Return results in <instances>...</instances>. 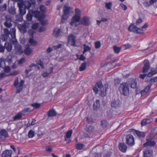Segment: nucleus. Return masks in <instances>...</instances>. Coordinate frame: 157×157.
<instances>
[{
  "label": "nucleus",
  "mask_w": 157,
  "mask_h": 157,
  "mask_svg": "<svg viewBox=\"0 0 157 157\" xmlns=\"http://www.w3.org/2000/svg\"><path fill=\"white\" fill-rule=\"evenodd\" d=\"M79 24L85 26H89L90 24L89 17L88 16L83 17L79 22Z\"/></svg>",
  "instance_id": "nucleus-10"
},
{
  "label": "nucleus",
  "mask_w": 157,
  "mask_h": 157,
  "mask_svg": "<svg viewBox=\"0 0 157 157\" xmlns=\"http://www.w3.org/2000/svg\"><path fill=\"white\" fill-rule=\"evenodd\" d=\"M6 21L4 23V25L7 28H10L11 27L12 24L11 23V19L10 18L6 17Z\"/></svg>",
  "instance_id": "nucleus-25"
},
{
  "label": "nucleus",
  "mask_w": 157,
  "mask_h": 157,
  "mask_svg": "<svg viewBox=\"0 0 157 157\" xmlns=\"http://www.w3.org/2000/svg\"><path fill=\"white\" fill-rule=\"evenodd\" d=\"M81 19L80 16H76L75 15L71 19V22H70V25H73L74 23L80 22Z\"/></svg>",
  "instance_id": "nucleus-20"
},
{
  "label": "nucleus",
  "mask_w": 157,
  "mask_h": 157,
  "mask_svg": "<svg viewBox=\"0 0 157 157\" xmlns=\"http://www.w3.org/2000/svg\"><path fill=\"white\" fill-rule=\"evenodd\" d=\"M40 9L41 11L40 13L41 14L43 13L44 15H45L46 11V8L43 5H41L40 6Z\"/></svg>",
  "instance_id": "nucleus-40"
},
{
  "label": "nucleus",
  "mask_w": 157,
  "mask_h": 157,
  "mask_svg": "<svg viewBox=\"0 0 157 157\" xmlns=\"http://www.w3.org/2000/svg\"><path fill=\"white\" fill-rule=\"evenodd\" d=\"M18 74V71H14L13 72H11L8 75L6 74L4 72L1 73L0 74V80H2L5 77H9L12 75L16 76Z\"/></svg>",
  "instance_id": "nucleus-12"
},
{
  "label": "nucleus",
  "mask_w": 157,
  "mask_h": 157,
  "mask_svg": "<svg viewBox=\"0 0 157 157\" xmlns=\"http://www.w3.org/2000/svg\"><path fill=\"white\" fill-rule=\"evenodd\" d=\"M0 67L2 69H11L9 66H6L5 61L1 59H0Z\"/></svg>",
  "instance_id": "nucleus-30"
},
{
  "label": "nucleus",
  "mask_w": 157,
  "mask_h": 157,
  "mask_svg": "<svg viewBox=\"0 0 157 157\" xmlns=\"http://www.w3.org/2000/svg\"><path fill=\"white\" fill-rule=\"evenodd\" d=\"M128 132H132L133 134L135 136H137L139 139L144 138L145 136V133L144 132H140L134 129H129L128 130Z\"/></svg>",
  "instance_id": "nucleus-5"
},
{
  "label": "nucleus",
  "mask_w": 157,
  "mask_h": 157,
  "mask_svg": "<svg viewBox=\"0 0 157 157\" xmlns=\"http://www.w3.org/2000/svg\"><path fill=\"white\" fill-rule=\"evenodd\" d=\"M24 83V80H21L20 81L18 86L17 87L16 93H19L21 91L23 88Z\"/></svg>",
  "instance_id": "nucleus-24"
},
{
  "label": "nucleus",
  "mask_w": 157,
  "mask_h": 157,
  "mask_svg": "<svg viewBox=\"0 0 157 157\" xmlns=\"http://www.w3.org/2000/svg\"><path fill=\"white\" fill-rule=\"evenodd\" d=\"M76 148L77 149L81 150L83 147V144H78L76 145Z\"/></svg>",
  "instance_id": "nucleus-52"
},
{
  "label": "nucleus",
  "mask_w": 157,
  "mask_h": 157,
  "mask_svg": "<svg viewBox=\"0 0 157 157\" xmlns=\"http://www.w3.org/2000/svg\"><path fill=\"white\" fill-rule=\"evenodd\" d=\"M18 7L19 8H24V6H25V4L23 1H21L17 3Z\"/></svg>",
  "instance_id": "nucleus-47"
},
{
  "label": "nucleus",
  "mask_w": 157,
  "mask_h": 157,
  "mask_svg": "<svg viewBox=\"0 0 157 157\" xmlns=\"http://www.w3.org/2000/svg\"><path fill=\"white\" fill-rule=\"evenodd\" d=\"M84 54H82L80 55V57L79 58V59L81 60H83L84 61L86 59L85 57L83 55Z\"/></svg>",
  "instance_id": "nucleus-63"
},
{
  "label": "nucleus",
  "mask_w": 157,
  "mask_h": 157,
  "mask_svg": "<svg viewBox=\"0 0 157 157\" xmlns=\"http://www.w3.org/2000/svg\"><path fill=\"white\" fill-rule=\"evenodd\" d=\"M121 49V47H118L116 46H114L113 47V49L115 53L118 54L120 52Z\"/></svg>",
  "instance_id": "nucleus-41"
},
{
  "label": "nucleus",
  "mask_w": 157,
  "mask_h": 157,
  "mask_svg": "<svg viewBox=\"0 0 157 157\" xmlns=\"http://www.w3.org/2000/svg\"><path fill=\"white\" fill-rule=\"evenodd\" d=\"M38 24L37 23H36L33 24L32 26V28L33 29H37L38 27Z\"/></svg>",
  "instance_id": "nucleus-53"
},
{
  "label": "nucleus",
  "mask_w": 157,
  "mask_h": 157,
  "mask_svg": "<svg viewBox=\"0 0 157 157\" xmlns=\"http://www.w3.org/2000/svg\"><path fill=\"white\" fill-rule=\"evenodd\" d=\"M128 29L130 32H132L135 33L142 34L144 33V30L137 27L135 25L131 23L129 25Z\"/></svg>",
  "instance_id": "nucleus-4"
},
{
  "label": "nucleus",
  "mask_w": 157,
  "mask_h": 157,
  "mask_svg": "<svg viewBox=\"0 0 157 157\" xmlns=\"http://www.w3.org/2000/svg\"><path fill=\"white\" fill-rule=\"evenodd\" d=\"M118 147L120 150L123 152H125L127 149L126 145L122 143H120L119 144Z\"/></svg>",
  "instance_id": "nucleus-22"
},
{
  "label": "nucleus",
  "mask_w": 157,
  "mask_h": 157,
  "mask_svg": "<svg viewBox=\"0 0 157 157\" xmlns=\"http://www.w3.org/2000/svg\"><path fill=\"white\" fill-rule=\"evenodd\" d=\"M36 4V2L34 0H30L29 1H27L25 2V9H29L32 6L35 7Z\"/></svg>",
  "instance_id": "nucleus-13"
},
{
  "label": "nucleus",
  "mask_w": 157,
  "mask_h": 157,
  "mask_svg": "<svg viewBox=\"0 0 157 157\" xmlns=\"http://www.w3.org/2000/svg\"><path fill=\"white\" fill-rule=\"evenodd\" d=\"M17 43V42L16 41V43L15 46V48L18 52H21L22 50V47L20 45Z\"/></svg>",
  "instance_id": "nucleus-43"
},
{
  "label": "nucleus",
  "mask_w": 157,
  "mask_h": 157,
  "mask_svg": "<svg viewBox=\"0 0 157 157\" xmlns=\"http://www.w3.org/2000/svg\"><path fill=\"white\" fill-rule=\"evenodd\" d=\"M36 64L33 63H32L30 65V67L32 68L34 67H37L38 69H40V67L39 66L37 67L38 65H39L40 66L42 69L44 68V63L40 59L38 60H36Z\"/></svg>",
  "instance_id": "nucleus-11"
},
{
  "label": "nucleus",
  "mask_w": 157,
  "mask_h": 157,
  "mask_svg": "<svg viewBox=\"0 0 157 157\" xmlns=\"http://www.w3.org/2000/svg\"><path fill=\"white\" fill-rule=\"evenodd\" d=\"M155 144L156 143L154 141L147 139L146 142L144 144V145L145 147L149 146L150 147H153L155 146Z\"/></svg>",
  "instance_id": "nucleus-21"
},
{
  "label": "nucleus",
  "mask_w": 157,
  "mask_h": 157,
  "mask_svg": "<svg viewBox=\"0 0 157 157\" xmlns=\"http://www.w3.org/2000/svg\"><path fill=\"white\" fill-rule=\"evenodd\" d=\"M100 106V101L99 100H97L96 102L94 104L93 108L95 110H97Z\"/></svg>",
  "instance_id": "nucleus-35"
},
{
  "label": "nucleus",
  "mask_w": 157,
  "mask_h": 157,
  "mask_svg": "<svg viewBox=\"0 0 157 157\" xmlns=\"http://www.w3.org/2000/svg\"><path fill=\"white\" fill-rule=\"evenodd\" d=\"M153 4V3H151L150 2V1L149 2H144V5L146 6V7H148L151 4Z\"/></svg>",
  "instance_id": "nucleus-61"
},
{
  "label": "nucleus",
  "mask_w": 157,
  "mask_h": 157,
  "mask_svg": "<svg viewBox=\"0 0 157 157\" xmlns=\"http://www.w3.org/2000/svg\"><path fill=\"white\" fill-rule=\"evenodd\" d=\"M5 47L6 50L9 52H10L12 49V44L8 42H6L5 44Z\"/></svg>",
  "instance_id": "nucleus-33"
},
{
  "label": "nucleus",
  "mask_w": 157,
  "mask_h": 157,
  "mask_svg": "<svg viewBox=\"0 0 157 157\" xmlns=\"http://www.w3.org/2000/svg\"><path fill=\"white\" fill-rule=\"evenodd\" d=\"M86 64L84 62L82 63L79 69H86Z\"/></svg>",
  "instance_id": "nucleus-57"
},
{
  "label": "nucleus",
  "mask_w": 157,
  "mask_h": 157,
  "mask_svg": "<svg viewBox=\"0 0 157 157\" xmlns=\"http://www.w3.org/2000/svg\"><path fill=\"white\" fill-rule=\"evenodd\" d=\"M25 62V59L24 58H22L18 61V63L19 64H22Z\"/></svg>",
  "instance_id": "nucleus-54"
},
{
  "label": "nucleus",
  "mask_w": 157,
  "mask_h": 157,
  "mask_svg": "<svg viewBox=\"0 0 157 157\" xmlns=\"http://www.w3.org/2000/svg\"><path fill=\"white\" fill-rule=\"evenodd\" d=\"M8 37L9 36L4 34L1 36V39L4 41H6L7 40Z\"/></svg>",
  "instance_id": "nucleus-51"
},
{
  "label": "nucleus",
  "mask_w": 157,
  "mask_h": 157,
  "mask_svg": "<svg viewBox=\"0 0 157 157\" xmlns=\"http://www.w3.org/2000/svg\"><path fill=\"white\" fill-rule=\"evenodd\" d=\"M4 34L9 36L10 34L13 38H14L16 37V29L15 28H11L10 31H9L8 29L5 28L4 29Z\"/></svg>",
  "instance_id": "nucleus-7"
},
{
  "label": "nucleus",
  "mask_w": 157,
  "mask_h": 157,
  "mask_svg": "<svg viewBox=\"0 0 157 157\" xmlns=\"http://www.w3.org/2000/svg\"><path fill=\"white\" fill-rule=\"evenodd\" d=\"M85 130L88 133H91L94 130V128L90 125H87L86 126Z\"/></svg>",
  "instance_id": "nucleus-31"
},
{
  "label": "nucleus",
  "mask_w": 157,
  "mask_h": 157,
  "mask_svg": "<svg viewBox=\"0 0 157 157\" xmlns=\"http://www.w3.org/2000/svg\"><path fill=\"white\" fill-rule=\"evenodd\" d=\"M56 113L54 110L51 109L49 110L48 112V117H52L56 116Z\"/></svg>",
  "instance_id": "nucleus-32"
},
{
  "label": "nucleus",
  "mask_w": 157,
  "mask_h": 157,
  "mask_svg": "<svg viewBox=\"0 0 157 157\" xmlns=\"http://www.w3.org/2000/svg\"><path fill=\"white\" fill-rule=\"evenodd\" d=\"M12 151L11 150H6L4 151L2 154V157H11Z\"/></svg>",
  "instance_id": "nucleus-23"
},
{
  "label": "nucleus",
  "mask_w": 157,
  "mask_h": 157,
  "mask_svg": "<svg viewBox=\"0 0 157 157\" xmlns=\"http://www.w3.org/2000/svg\"><path fill=\"white\" fill-rule=\"evenodd\" d=\"M72 8L67 6L66 5L64 6L63 9V15L62 17V19H63L64 16L67 15L69 13L70 11L72 9Z\"/></svg>",
  "instance_id": "nucleus-19"
},
{
  "label": "nucleus",
  "mask_w": 157,
  "mask_h": 157,
  "mask_svg": "<svg viewBox=\"0 0 157 157\" xmlns=\"http://www.w3.org/2000/svg\"><path fill=\"white\" fill-rule=\"evenodd\" d=\"M19 14H20L23 16L26 13V9L25 8H21L19 9Z\"/></svg>",
  "instance_id": "nucleus-42"
},
{
  "label": "nucleus",
  "mask_w": 157,
  "mask_h": 157,
  "mask_svg": "<svg viewBox=\"0 0 157 157\" xmlns=\"http://www.w3.org/2000/svg\"><path fill=\"white\" fill-rule=\"evenodd\" d=\"M126 143L129 146H132L135 144L134 138L131 134L127 135L126 136Z\"/></svg>",
  "instance_id": "nucleus-6"
},
{
  "label": "nucleus",
  "mask_w": 157,
  "mask_h": 157,
  "mask_svg": "<svg viewBox=\"0 0 157 157\" xmlns=\"http://www.w3.org/2000/svg\"><path fill=\"white\" fill-rule=\"evenodd\" d=\"M112 6V3L111 2H106L105 4V7L108 10H110Z\"/></svg>",
  "instance_id": "nucleus-46"
},
{
  "label": "nucleus",
  "mask_w": 157,
  "mask_h": 157,
  "mask_svg": "<svg viewBox=\"0 0 157 157\" xmlns=\"http://www.w3.org/2000/svg\"><path fill=\"white\" fill-rule=\"evenodd\" d=\"M119 90L120 93L124 95L127 96L129 94V87L128 84L126 82H124L120 84Z\"/></svg>",
  "instance_id": "nucleus-3"
},
{
  "label": "nucleus",
  "mask_w": 157,
  "mask_h": 157,
  "mask_svg": "<svg viewBox=\"0 0 157 157\" xmlns=\"http://www.w3.org/2000/svg\"><path fill=\"white\" fill-rule=\"evenodd\" d=\"M126 83L128 84V86H130L132 89L136 88L137 83L136 80L133 78H131L128 80Z\"/></svg>",
  "instance_id": "nucleus-8"
},
{
  "label": "nucleus",
  "mask_w": 157,
  "mask_h": 157,
  "mask_svg": "<svg viewBox=\"0 0 157 157\" xmlns=\"http://www.w3.org/2000/svg\"><path fill=\"white\" fill-rule=\"evenodd\" d=\"M33 33H32L31 35L32 36V38L30 39L29 40V42L30 44L33 45H36L37 44V42L34 40L33 39Z\"/></svg>",
  "instance_id": "nucleus-38"
},
{
  "label": "nucleus",
  "mask_w": 157,
  "mask_h": 157,
  "mask_svg": "<svg viewBox=\"0 0 157 157\" xmlns=\"http://www.w3.org/2000/svg\"><path fill=\"white\" fill-rule=\"evenodd\" d=\"M22 113H19L16 114L13 117V120H17L20 119L22 117Z\"/></svg>",
  "instance_id": "nucleus-37"
},
{
  "label": "nucleus",
  "mask_w": 157,
  "mask_h": 157,
  "mask_svg": "<svg viewBox=\"0 0 157 157\" xmlns=\"http://www.w3.org/2000/svg\"><path fill=\"white\" fill-rule=\"evenodd\" d=\"M31 105L34 107L35 108L37 109L39 108L41 105L40 104L38 103H35L33 104H32Z\"/></svg>",
  "instance_id": "nucleus-48"
},
{
  "label": "nucleus",
  "mask_w": 157,
  "mask_h": 157,
  "mask_svg": "<svg viewBox=\"0 0 157 157\" xmlns=\"http://www.w3.org/2000/svg\"><path fill=\"white\" fill-rule=\"evenodd\" d=\"M8 133L5 130H0V140L3 141L5 140L8 137Z\"/></svg>",
  "instance_id": "nucleus-14"
},
{
  "label": "nucleus",
  "mask_w": 157,
  "mask_h": 157,
  "mask_svg": "<svg viewBox=\"0 0 157 157\" xmlns=\"http://www.w3.org/2000/svg\"><path fill=\"white\" fill-rule=\"evenodd\" d=\"M150 88V86L149 85L146 86L143 90L140 92L141 96H143L147 93L149 91Z\"/></svg>",
  "instance_id": "nucleus-29"
},
{
  "label": "nucleus",
  "mask_w": 157,
  "mask_h": 157,
  "mask_svg": "<svg viewBox=\"0 0 157 157\" xmlns=\"http://www.w3.org/2000/svg\"><path fill=\"white\" fill-rule=\"evenodd\" d=\"M40 14V11L38 10L34 11L33 10L30 9L26 16V19L28 21H31L33 19V17L37 18L39 17V15Z\"/></svg>",
  "instance_id": "nucleus-2"
},
{
  "label": "nucleus",
  "mask_w": 157,
  "mask_h": 157,
  "mask_svg": "<svg viewBox=\"0 0 157 157\" xmlns=\"http://www.w3.org/2000/svg\"><path fill=\"white\" fill-rule=\"evenodd\" d=\"M120 5L121 6L122 9L124 10H126L127 9V6L125 4L121 3L120 4Z\"/></svg>",
  "instance_id": "nucleus-58"
},
{
  "label": "nucleus",
  "mask_w": 157,
  "mask_h": 157,
  "mask_svg": "<svg viewBox=\"0 0 157 157\" xmlns=\"http://www.w3.org/2000/svg\"><path fill=\"white\" fill-rule=\"evenodd\" d=\"M35 135L34 132L32 130L29 131L28 133V136L30 138L33 137Z\"/></svg>",
  "instance_id": "nucleus-49"
},
{
  "label": "nucleus",
  "mask_w": 157,
  "mask_h": 157,
  "mask_svg": "<svg viewBox=\"0 0 157 157\" xmlns=\"http://www.w3.org/2000/svg\"><path fill=\"white\" fill-rule=\"evenodd\" d=\"M75 37V36L72 34L70 35L68 37V42L69 43L73 46H76Z\"/></svg>",
  "instance_id": "nucleus-15"
},
{
  "label": "nucleus",
  "mask_w": 157,
  "mask_h": 157,
  "mask_svg": "<svg viewBox=\"0 0 157 157\" xmlns=\"http://www.w3.org/2000/svg\"><path fill=\"white\" fill-rule=\"evenodd\" d=\"M33 51V49L30 48L29 45H28V46L24 50L25 53L28 56L30 55Z\"/></svg>",
  "instance_id": "nucleus-26"
},
{
  "label": "nucleus",
  "mask_w": 157,
  "mask_h": 157,
  "mask_svg": "<svg viewBox=\"0 0 157 157\" xmlns=\"http://www.w3.org/2000/svg\"><path fill=\"white\" fill-rule=\"evenodd\" d=\"M72 133V130H70L67 132L66 134V136L65 137V140H67L66 138H70L71 136Z\"/></svg>",
  "instance_id": "nucleus-44"
},
{
  "label": "nucleus",
  "mask_w": 157,
  "mask_h": 157,
  "mask_svg": "<svg viewBox=\"0 0 157 157\" xmlns=\"http://www.w3.org/2000/svg\"><path fill=\"white\" fill-rule=\"evenodd\" d=\"M146 82H149L150 84L149 86H150L151 87V85L153 84L155 82L154 81H153V80L152 78H151L149 80H147Z\"/></svg>",
  "instance_id": "nucleus-55"
},
{
  "label": "nucleus",
  "mask_w": 157,
  "mask_h": 157,
  "mask_svg": "<svg viewBox=\"0 0 157 157\" xmlns=\"http://www.w3.org/2000/svg\"><path fill=\"white\" fill-rule=\"evenodd\" d=\"M83 47V54H84L86 52L91 50V48L89 46L86 45V44H84Z\"/></svg>",
  "instance_id": "nucleus-39"
},
{
  "label": "nucleus",
  "mask_w": 157,
  "mask_h": 157,
  "mask_svg": "<svg viewBox=\"0 0 157 157\" xmlns=\"http://www.w3.org/2000/svg\"><path fill=\"white\" fill-rule=\"evenodd\" d=\"M52 72L53 69H48L46 71L42 74V75L44 78L47 77Z\"/></svg>",
  "instance_id": "nucleus-36"
},
{
  "label": "nucleus",
  "mask_w": 157,
  "mask_h": 157,
  "mask_svg": "<svg viewBox=\"0 0 157 157\" xmlns=\"http://www.w3.org/2000/svg\"><path fill=\"white\" fill-rule=\"evenodd\" d=\"M149 69H143V73H147ZM151 71H149L148 74H147V76L148 77H151L157 73V70L155 69L152 70V69H149Z\"/></svg>",
  "instance_id": "nucleus-17"
},
{
  "label": "nucleus",
  "mask_w": 157,
  "mask_h": 157,
  "mask_svg": "<svg viewBox=\"0 0 157 157\" xmlns=\"http://www.w3.org/2000/svg\"><path fill=\"white\" fill-rule=\"evenodd\" d=\"M75 15L81 16V11L78 8H76L75 10Z\"/></svg>",
  "instance_id": "nucleus-50"
},
{
  "label": "nucleus",
  "mask_w": 157,
  "mask_h": 157,
  "mask_svg": "<svg viewBox=\"0 0 157 157\" xmlns=\"http://www.w3.org/2000/svg\"><path fill=\"white\" fill-rule=\"evenodd\" d=\"M9 12L11 14L15 15L16 13V12L15 10L14 9H10L9 10Z\"/></svg>",
  "instance_id": "nucleus-60"
},
{
  "label": "nucleus",
  "mask_w": 157,
  "mask_h": 157,
  "mask_svg": "<svg viewBox=\"0 0 157 157\" xmlns=\"http://www.w3.org/2000/svg\"><path fill=\"white\" fill-rule=\"evenodd\" d=\"M120 82V80L119 79H116L114 80V84L116 85H117L119 84Z\"/></svg>",
  "instance_id": "nucleus-64"
},
{
  "label": "nucleus",
  "mask_w": 157,
  "mask_h": 157,
  "mask_svg": "<svg viewBox=\"0 0 157 157\" xmlns=\"http://www.w3.org/2000/svg\"><path fill=\"white\" fill-rule=\"evenodd\" d=\"M131 45L128 44H125L123 46L121 47H125V49H126L128 48H131Z\"/></svg>",
  "instance_id": "nucleus-62"
},
{
  "label": "nucleus",
  "mask_w": 157,
  "mask_h": 157,
  "mask_svg": "<svg viewBox=\"0 0 157 157\" xmlns=\"http://www.w3.org/2000/svg\"><path fill=\"white\" fill-rule=\"evenodd\" d=\"M62 46L61 44H59L57 46H53V48H54L55 49H57L60 48Z\"/></svg>",
  "instance_id": "nucleus-59"
},
{
  "label": "nucleus",
  "mask_w": 157,
  "mask_h": 157,
  "mask_svg": "<svg viewBox=\"0 0 157 157\" xmlns=\"http://www.w3.org/2000/svg\"><path fill=\"white\" fill-rule=\"evenodd\" d=\"M60 32V30L59 28H55L53 31V36L56 38L57 37L59 36Z\"/></svg>",
  "instance_id": "nucleus-28"
},
{
  "label": "nucleus",
  "mask_w": 157,
  "mask_h": 157,
  "mask_svg": "<svg viewBox=\"0 0 157 157\" xmlns=\"http://www.w3.org/2000/svg\"><path fill=\"white\" fill-rule=\"evenodd\" d=\"M144 157H153L152 151L149 148H146L143 151Z\"/></svg>",
  "instance_id": "nucleus-16"
},
{
  "label": "nucleus",
  "mask_w": 157,
  "mask_h": 157,
  "mask_svg": "<svg viewBox=\"0 0 157 157\" xmlns=\"http://www.w3.org/2000/svg\"><path fill=\"white\" fill-rule=\"evenodd\" d=\"M153 121V119L152 118L150 119H144L142 121L141 125L142 126H144L147 124L151 123Z\"/></svg>",
  "instance_id": "nucleus-27"
},
{
  "label": "nucleus",
  "mask_w": 157,
  "mask_h": 157,
  "mask_svg": "<svg viewBox=\"0 0 157 157\" xmlns=\"http://www.w3.org/2000/svg\"><path fill=\"white\" fill-rule=\"evenodd\" d=\"M95 47L96 49H98L101 47V43L100 41H98L94 43Z\"/></svg>",
  "instance_id": "nucleus-45"
},
{
  "label": "nucleus",
  "mask_w": 157,
  "mask_h": 157,
  "mask_svg": "<svg viewBox=\"0 0 157 157\" xmlns=\"http://www.w3.org/2000/svg\"><path fill=\"white\" fill-rule=\"evenodd\" d=\"M143 63L144 66L143 69H149L150 67V63L148 60L145 59L143 62Z\"/></svg>",
  "instance_id": "nucleus-34"
},
{
  "label": "nucleus",
  "mask_w": 157,
  "mask_h": 157,
  "mask_svg": "<svg viewBox=\"0 0 157 157\" xmlns=\"http://www.w3.org/2000/svg\"><path fill=\"white\" fill-rule=\"evenodd\" d=\"M111 107L115 109H118L120 107V101L118 99L113 100L111 103Z\"/></svg>",
  "instance_id": "nucleus-9"
},
{
  "label": "nucleus",
  "mask_w": 157,
  "mask_h": 157,
  "mask_svg": "<svg viewBox=\"0 0 157 157\" xmlns=\"http://www.w3.org/2000/svg\"><path fill=\"white\" fill-rule=\"evenodd\" d=\"M19 84L18 79V78H17L14 81V86L17 87Z\"/></svg>",
  "instance_id": "nucleus-56"
},
{
  "label": "nucleus",
  "mask_w": 157,
  "mask_h": 157,
  "mask_svg": "<svg viewBox=\"0 0 157 157\" xmlns=\"http://www.w3.org/2000/svg\"><path fill=\"white\" fill-rule=\"evenodd\" d=\"M105 89L104 90L101 82H99L96 84L95 86L93 87V90L96 94L99 91L100 95L102 97H104L106 96L107 94L106 91V89L108 88V85H107L106 87V85H105Z\"/></svg>",
  "instance_id": "nucleus-1"
},
{
  "label": "nucleus",
  "mask_w": 157,
  "mask_h": 157,
  "mask_svg": "<svg viewBox=\"0 0 157 157\" xmlns=\"http://www.w3.org/2000/svg\"><path fill=\"white\" fill-rule=\"evenodd\" d=\"M45 17V15H44L43 13L41 14L40 13L39 15V17H38L37 19L41 22V23L43 25H45L47 24V21L46 20H44Z\"/></svg>",
  "instance_id": "nucleus-18"
}]
</instances>
